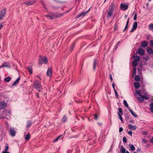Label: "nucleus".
I'll use <instances>...</instances> for the list:
<instances>
[{"label":"nucleus","mask_w":153,"mask_h":153,"mask_svg":"<svg viewBox=\"0 0 153 153\" xmlns=\"http://www.w3.org/2000/svg\"><path fill=\"white\" fill-rule=\"evenodd\" d=\"M3 114H1V115H0V118H5L6 119H9L11 115L10 113V111L6 109H4L3 110Z\"/></svg>","instance_id":"1"},{"label":"nucleus","mask_w":153,"mask_h":153,"mask_svg":"<svg viewBox=\"0 0 153 153\" xmlns=\"http://www.w3.org/2000/svg\"><path fill=\"white\" fill-rule=\"evenodd\" d=\"M33 85L35 89L39 91H41V85L39 83V81L37 80H35L33 83Z\"/></svg>","instance_id":"2"},{"label":"nucleus","mask_w":153,"mask_h":153,"mask_svg":"<svg viewBox=\"0 0 153 153\" xmlns=\"http://www.w3.org/2000/svg\"><path fill=\"white\" fill-rule=\"evenodd\" d=\"M133 57L134 59V60L133 61L132 64L133 66H136L137 64V62L139 61L140 58L139 56L137 55H134Z\"/></svg>","instance_id":"3"},{"label":"nucleus","mask_w":153,"mask_h":153,"mask_svg":"<svg viewBox=\"0 0 153 153\" xmlns=\"http://www.w3.org/2000/svg\"><path fill=\"white\" fill-rule=\"evenodd\" d=\"M6 13V9L4 8L0 11V20L2 19L4 17V15Z\"/></svg>","instance_id":"4"},{"label":"nucleus","mask_w":153,"mask_h":153,"mask_svg":"<svg viewBox=\"0 0 153 153\" xmlns=\"http://www.w3.org/2000/svg\"><path fill=\"white\" fill-rule=\"evenodd\" d=\"M120 8L122 10H126L128 8V5L127 4H124L122 3L120 4Z\"/></svg>","instance_id":"5"},{"label":"nucleus","mask_w":153,"mask_h":153,"mask_svg":"<svg viewBox=\"0 0 153 153\" xmlns=\"http://www.w3.org/2000/svg\"><path fill=\"white\" fill-rule=\"evenodd\" d=\"M89 10L90 9H89L86 12H82L80 14L77 15L76 18H79L82 16H85L86 15V14L88 13Z\"/></svg>","instance_id":"6"},{"label":"nucleus","mask_w":153,"mask_h":153,"mask_svg":"<svg viewBox=\"0 0 153 153\" xmlns=\"http://www.w3.org/2000/svg\"><path fill=\"white\" fill-rule=\"evenodd\" d=\"M128 128L134 131L137 129V126L136 125H133L131 124L128 125Z\"/></svg>","instance_id":"7"},{"label":"nucleus","mask_w":153,"mask_h":153,"mask_svg":"<svg viewBox=\"0 0 153 153\" xmlns=\"http://www.w3.org/2000/svg\"><path fill=\"white\" fill-rule=\"evenodd\" d=\"M10 134L11 136L12 137H14L15 136L16 131L13 128H10Z\"/></svg>","instance_id":"8"},{"label":"nucleus","mask_w":153,"mask_h":153,"mask_svg":"<svg viewBox=\"0 0 153 153\" xmlns=\"http://www.w3.org/2000/svg\"><path fill=\"white\" fill-rule=\"evenodd\" d=\"M10 65L9 63L7 62H4L2 65L0 66V68L3 67L10 68Z\"/></svg>","instance_id":"9"},{"label":"nucleus","mask_w":153,"mask_h":153,"mask_svg":"<svg viewBox=\"0 0 153 153\" xmlns=\"http://www.w3.org/2000/svg\"><path fill=\"white\" fill-rule=\"evenodd\" d=\"M138 53L140 55H143L144 54V51L143 48H140L138 51Z\"/></svg>","instance_id":"10"},{"label":"nucleus","mask_w":153,"mask_h":153,"mask_svg":"<svg viewBox=\"0 0 153 153\" xmlns=\"http://www.w3.org/2000/svg\"><path fill=\"white\" fill-rule=\"evenodd\" d=\"M114 5L115 4L113 3H112L110 6L109 8V11L113 12L114 11Z\"/></svg>","instance_id":"11"},{"label":"nucleus","mask_w":153,"mask_h":153,"mask_svg":"<svg viewBox=\"0 0 153 153\" xmlns=\"http://www.w3.org/2000/svg\"><path fill=\"white\" fill-rule=\"evenodd\" d=\"M34 3V1H29L25 2L24 4L27 6H29L33 4Z\"/></svg>","instance_id":"12"},{"label":"nucleus","mask_w":153,"mask_h":153,"mask_svg":"<svg viewBox=\"0 0 153 153\" xmlns=\"http://www.w3.org/2000/svg\"><path fill=\"white\" fill-rule=\"evenodd\" d=\"M6 106V104L3 102H0V110L5 107Z\"/></svg>","instance_id":"13"},{"label":"nucleus","mask_w":153,"mask_h":153,"mask_svg":"<svg viewBox=\"0 0 153 153\" xmlns=\"http://www.w3.org/2000/svg\"><path fill=\"white\" fill-rule=\"evenodd\" d=\"M140 97H141L144 100L145 99L148 100L149 99V95L146 94H145V95H141Z\"/></svg>","instance_id":"14"},{"label":"nucleus","mask_w":153,"mask_h":153,"mask_svg":"<svg viewBox=\"0 0 153 153\" xmlns=\"http://www.w3.org/2000/svg\"><path fill=\"white\" fill-rule=\"evenodd\" d=\"M128 110L130 112L131 114L134 117H137V115L134 112L132 109L130 108H128Z\"/></svg>","instance_id":"15"},{"label":"nucleus","mask_w":153,"mask_h":153,"mask_svg":"<svg viewBox=\"0 0 153 153\" xmlns=\"http://www.w3.org/2000/svg\"><path fill=\"white\" fill-rule=\"evenodd\" d=\"M134 85L135 88L138 89L140 87V84L139 82H136L134 83Z\"/></svg>","instance_id":"16"},{"label":"nucleus","mask_w":153,"mask_h":153,"mask_svg":"<svg viewBox=\"0 0 153 153\" xmlns=\"http://www.w3.org/2000/svg\"><path fill=\"white\" fill-rule=\"evenodd\" d=\"M129 150L131 151H133L135 150V147L132 144L129 145Z\"/></svg>","instance_id":"17"},{"label":"nucleus","mask_w":153,"mask_h":153,"mask_svg":"<svg viewBox=\"0 0 153 153\" xmlns=\"http://www.w3.org/2000/svg\"><path fill=\"white\" fill-rule=\"evenodd\" d=\"M113 12L108 10V15L107 16V18H110L112 14L113 13Z\"/></svg>","instance_id":"18"},{"label":"nucleus","mask_w":153,"mask_h":153,"mask_svg":"<svg viewBox=\"0 0 153 153\" xmlns=\"http://www.w3.org/2000/svg\"><path fill=\"white\" fill-rule=\"evenodd\" d=\"M142 46L143 48L146 47L147 45V42L146 41H144L142 42Z\"/></svg>","instance_id":"19"},{"label":"nucleus","mask_w":153,"mask_h":153,"mask_svg":"<svg viewBox=\"0 0 153 153\" xmlns=\"http://www.w3.org/2000/svg\"><path fill=\"white\" fill-rule=\"evenodd\" d=\"M97 65V59H95L93 62V69L95 70L96 69V66Z\"/></svg>","instance_id":"20"},{"label":"nucleus","mask_w":153,"mask_h":153,"mask_svg":"<svg viewBox=\"0 0 153 153\" xmlns=\"http://www.w3.org/2000/svg\"><path fill=\"white\" fill-rule=\"evenodd\" d=\"M129 18H128V19L127 21L126 22V25L124 29L123 30V31H125L127 29L128 25V24L129 22Z\"/></svg>","instance_id":"21"},{"label":"nucleus","mask_w":153,"mask_h":153,"mask_svg":"<svg viewBox=\"0 0 153 153\" xmlns=\"http://www.w3.org/2000/svg\"><path fill=\"white\" fill-rule=\"evenodd\" d=\"M43 60V58L42 56H41L39 59L38 64L39 65H41L42 64V61Z\"/></svg>","instance_id":"22"},{"label":"nucleus","mask_w":153,"mask_h":153,"mask_svg":"<svg viewBox=\"0 0 153 153\" xmlns=\"http://www.w3.org/2000/svg\"><path fill=\"white\" fill-rule=\"evenodd\" d=\"M52 69L51 68H48V76L51 77L52 75Z\"/></svg>","instance_id":"23"},{"label":"nucleus","mask_w":153,"mask_h":153,"mask_svg":"<svg viewBox=\"0 0 153 153\" xmlns=\"http://www.w3.org/2000/svg\"><path fill=\"white\" fill-rule=\"evenodd\" d=\"M30 73L32 74L33 73L32 68L31 66H29L27 67Z\"/></svg>","instance_id":"24"},{"label":"nucleus","mask_w":153,"mask_h":153,"mask_svg":"<svg viewBox=\"0 0 153 153\" xmlns=\"http://www.w3.org/2000/svg\"><path fill=\"white\" fill-rule=\"evenodd\" d=\"M147 51L150 54H152L153 53V50L150 48H148L147 49Z\"/></svg>","instance_id":"25"},{"label":"nucleus","mask_w":153,"mask_h":153,"mask_svg":"<svg viewBox=\"0 0 153 153\" xmlns=\"http://www.w3.org/2000/svg\"><path fill=\"white\" fill-rule=\"evenodd\" d=\"M137 99L139 102H143L144 101V100L141 97H137Z\"/></svg>","instance_id":"26"},{"label":"nucleus","mask_w":153,"mask_h":153,"mask_svg":"<svg viewBox=\"0 0 153 153\" xmlns=\"http://www.w3.org/2000/svg\"><path fill=\"white\" fill-rule=\"evenodd\" d=\"M120 151L122 153H126V150L125 149L123 146H121L120 148Z\"/></svg>","instance_id":"27"},{"label":"nucleus","mask_w":153,"mask_h":153,"mask_svg":"<svg viewBox=\"0 0 153 153\" xmlns=\"http://www.w3.org/2000/svg\"><path fill=\"white\" fill-rule=\"evenodd\" d=\"M123 104L125 105V106L126 107H127L128 108H128H130V107H129V106L127 103V102L126 100H123Z\"/></svg>","instance_id":"28"},{"label":"nucleus","mask_w":153,"mask_h":153,"mask_svg":"<svg viewBox=\"0 0 153 153\" xmlns=\"http://www.w3.org/2000/svg\"><path fill=\"white\" fill-rule=\"evenodd\" d=\"M19 79H20V78L19 77L16 79V81H15L14 82V83H13V84L12 85L15 86V85H16L18 83Z\"/></svg>","instance_id":"29"},{"label":"nucleus","mask_w":153,"mask_h":153,"mask_svg":"<svg viewBox=\"0 0 153 153\" xmlns=\"http://www.w3.org/2000/svg\"><path fill=\"white\" fill-rule=\"evenodd\" d=\"M11 79V78L10 77L8 76L4 79V81L8 82L10 81Z\"/></svg>","instance_id":"30"},{"label":"nucleus","mask_w":153,"mask_h":153,"mask_svg":"<svg viewBox=\"0 0 153 153\" xmlns=\"http://www.w3.org/2000/svg\"><path fill=\"white\" fill-rule=\"evenodd\" d=\"M137 26V22H134L133 25V28L134 29H136Z\"/></svg>","instance_id":"31"},{"label":"nucleus","mask_w":153,"mask_h":153,"mask_svg":"<svg viewBox=\"0 0 153 153\" xmlns=\"http://www.w3.org/2000/svg\"><path fill=\"white\" fill-rule=\"evenodd\" d=\"M134 79L137 81H139L140 80V77L138 75H137L134 77Z\"/></svg>","instance_id":"32"},{"label":"nucleus","mask_w":153,"mask_h":153,"mask_svg":"<svg viewBox=\"0 0 153 153\" xmlns=\"http://www.w3.org/2000/svg\"><path fill=\"white\" fill-rule=\"evenodd\" d=\"M30 134H28L25 137V139L26 140H28L30 138Z\"/></svg>","instance_id":"33"},{"label":"nucleus","mask_w":153,"mask_h":153,"mask_svg":"<svg viewBox=\"0 0 153 153\" xmlns=\"http://www.w3.org/2000/svg\"><path fill=\"white\" fill-rule=\"evenodd\" d=\"M118 115L119 117V119L121 120V121L123 122V117L121 115V114L120 113H118Z\"/></svg>","instance_id":"34"},{"label":"nucleus","mask_w":153,"mask_h":153,"mask_svg":"<svg viewBox=\"0 0 153 153\" xmlns=\"http://www.w3.org/2000/svg\"><path fill=\"white\" fill-rule=\"evenodd\" d=\"M32 124V122L31 121H28L27 122V127H30Z\"/></svg>","instance_id":"35"},{"label":"nucleus","mask_w":153,"mask_h":153,"mask_svg":"<svg viewBox=\"0 0 153 153\" xmlns=\"http://www.w3.org/2000/svg\"><path fill=\"white\" fill-rule=\"evenodd\" d=\"M149 29L150 30L153 31V24H151L149 25Z\"/></svg>","instance_id":"36"},{"label":"nucleus","mask_w":153,"mask_h":153,"mask_svg":"<svg viewBox=\"0 0 153 153\" xmlns=\"http://www.w3.org/2000/svg\"><path fill=\"white\" fill-rule=\"evenodd\" d=\"M150 110L151 112L153 113V102L151 103L150 105Z\"/></svg>","instance_id":"37"},{"label":"nucleus","mask_w":153,"mask_h":153,"mask_svg":"<svg viewBox=\"0 0 153 153\" xmlns=\"http://www.w3.org/2000/svg\"><path fill=\"white\" fill-rule=\"evenodd\" d=\"M136 66H134L133 75L134 76L136 74Z\"/></svg>","instance_id":"38"},{"label":"nucleus","mask_w":153,"mask_h":153,"mask_svg":"<svg viewBox=\"0 0 153 153\" xmlns=\"http://www.w3.org/2000/svg\"><path fill=\"white\" fill-rule=\"evenodd\" d=\"M74 44H72L70 48V50L71 51H72L74 48Z\"/></svg>","instance_id":"39"},{"label":"nucleus","mask_w":153,"mask_h":153,"mask_svg":"<svg viewBox=\"0 0 153 153\" xmlns=\"http://www.w3.org/2000/svg\"><path fill=\"white\" fill-rule=\"evenodd\" d=\"M67 117L65 116H63L62 118V121L64 122H65L67 121Z\"/></svg>","instance_id":"40"},{"label":"nucleus","mask_w":153,"mask_h":153,"mask_svg":"<svg viewBox=\"0 0 153 153\" xmlns=\"http://www.w3.org/2000/svg\"><path fill=\"white\" fill-rule=\"evenodd\" d=\"M43 62L45 63L46 64L47 62V57H45L44 59L43 58Z\"/></svg>","instance_id":"41"},{"label":"nucleus","mask_w":153,"mask_h":153,"mask_svg":"<svg viewBox=\"0 0 153 153\" xmlns=\"http://www.w3.org/2000/svg\"><path fill=\"white\" fill-rule=\"evenodd\" d=\"M118 110H119V112H120V113L121 114L123 115V112L122 111V110H123L121 108H118Z\"/></svg>","instance_id":"42"},{"label":"nucleus","mask_w":153,"mask_h":153,"mask_svg":"<svg viewBox=\"0 0 153 153\" xmlns=\"http://www.w3.org/2000/svg\"><path fill=\"white\" fill-rule=\"evenodd\" d=\"M123 142L126 143L127 142V139L125 137H123Z\"/></svg>","instance_id":"43"},{"label":"nucleus","mask_w":153,"mask_h":153,"mask_svg":"<svg viewBox=\"0 0 153 153\" xmlns=\"http://www.w3.org/2000/svg\"><path fill=\"white\" fill-rule=\"evenodd\" d=\"M60 137H61V136H59L58 137L54 139L53 140V142L55 143V142H57L58 140V139Z\"/></svg>","instance_id":"44"},{"label":"nucleus","mask_w":153,"mask_h":153,"mask_svg":"<svg viewBox=\"0 0 153 153\" xmlns=\"http://www.w3.org/2000/svg\"><path fill=\"white\" fill-rule=\"evenodd\" d=\"M136 93L138 94L139 96H141V93L139 91H136Z\"/></svg>","instance_id":"45"},{"label":"nucleus","mask_w":153,"mask_h":153,"mask_svg":"<svg viewBox=\"0 0 153 153\" xmlns=\"http://www.w3.org/2000/svg\"><path fill=\"white\" fill-rule=\"evenodd\" d=\"M8 145L7 144H6V146L5 147V151H7L8 150Z\"/></svg>","instance_id":"46"},{"label":"nucleus","mask_w":153,"mask_h":153,"mask_svg":"<svg viewBox=\"0 0 153 153\" xmlns=\"http://www.w3.org/2000/svg\"><path fill=\"white\" fill-rule=\"evenodd\" d=\"M142 142L143 143H145L147 142V140L145 139H143L142 140Z\"/></svg>","instance_id":"47"},{"label":"nucleus","mask_w":153,"mask_h":153,"mask_svg":"<svg viewBox=\"0 0 153 153\" xmlns=\"http://www.w3.org/2000/svg\"><path fill=\"white\" fill-rule=\"evenodd\" d=\"M137 14L135 13L134 15V20H136L137 19Z\"/></svg>","instance_id":"48"},{"label":"nucleus","mask_w":153,"mask_h":153,"mask_svg":"<svg viewBox=\"0 0 153 153\" xmlns=\"http://www.w3.org/2000/svg\"><path fill=\"white\" fill-rule=\"evenodd\" d=\"M128 134L130 135H131V136H132V131H129L128 132Z\"/></svg>","instance_id":"49"},{"label":"nucleus","mask_w":153,"mask_h":153,"mask_svg":"<svg viewBox=\"0 0 153 153\" xmlns=\"http://www.w3.org/2000/svg\"><path fill=\"white\" fill-rule=\"evenodd\" d=\"M109 76H110V79L111 80V81L112 82V81L113 80V78H112V76L111 74H109Z\"/></svg>","instance_id":"50"},{"label":"nucleus","mask_w":153,"mask_h":153,"mask_svg":"<svg viewBox=\"0 0 153 153\" xmlns=\"http://www.w3.org/2000/svg\"><path fill=\"white\" fill-rule=\"evenodd\" d=\"M123 128L122 127H120L119 130V132H122L123 131Z\"/></svg>","instance_id":"51"},{"label":"nucleus","mask_w":153,"mask_h":153,"mask_svg":"<svg viewBox=\"0 0 153 153\" xmlns=\"http://www.w3.org/2000/svg\"><path fill=\"white\" fill-rule=\"evenodd\" d=\"M143 135H146L147 134V132L146 131H143Z\"/></svg>","instance_id":"52"},{"label":"nucleus","mask_w":153,"mask_h":153,"mask_svg":"<svg viewBox=\"0 0 153 153\" xmlns=\"http://www.w3.org/2000/svg\"><path fill=\"white\" fill-rule=\"evenodd\" d=\"M136 29H134L132 27L131 31H130V32H134Z\"/></svg>","instance_id":"53"},{"label":"nucleus","mask_w":153,"mask_h":153,"mask_svg":"<svg viewBox=\"0 0 153 153\" xmlns=\"http://www.w3.org/2000/svg\"><path fill=\"white\" fill-rule=\"evenodd\" d=\"M94 118L95 120H97V114H95L94 115Z\"/></svg>","instance_id":"54"},{"label":"nucleus","mask_w":153,"mask_h":153,"mask_svg":"<svg viewBox=\"0 0 153 153\" xmlns=\"http://www.w3.org/2000/svg\"><path fill=\"white\" fill-rule=\"evenodd\" d=\"M150 43L151 45L153 46V40H152L150 41Z\"/></svg>","instance_id":"55"},{"label":"nucleus","mask_w":153,"mask_h":153,"mask_svg":"<svg viewBox=\"0 0 153 153\" xmlns=\"http://www.w3.org/2000/svg\"><path fill=\"white\" fill-rule=\"evenodd\" d=\"M3 25L2 24H0V30L3 27Z\"/></svg>","instance_id":"56"},{"label":"nucleus","mask_w":153,"mask_h":153,"mask_svg":"<svg viewBox=\"0 0 153 153\" xmlns=\"http://www.w3.org/2000/svg\"><path fill=\"white\" fill-rule=\"evenodd\" d=\"M72 152V151L71 150H69L67 151V153H71Z\"/></svg>","instance_id":"57"},{"label":"nucleus","mask_w":153,"mask_h":153,"mask_svg":"<svg viewBox=\"0 0 153 153\" xmlns=\"http://www.w3.org/2000/svg\"><path fill=\"white\" fill-rule=\"evenodd\" d=\"M112 87L114 89H114H115V85H114V83H113L112 84Z\"/></svg>","instance_id":"58"},{"label":"nucleus","mask_w":153,"mask_h":153,"mask_svg":"<svg viewBox=\"0 0 153 153\" xmlns=\"http://www.w3.org/2000/svg\"><path fill=\"white\" fill-rule=\"evenodd\" d=\"M121 42L120 41H119L117 43V46H118V45L120 44Z\"/></svg>","instance_id":"59"},{"label":"nucleus","mask_w":153,"mask_h":153,"mask_svg":"<svg viewBox=\"0 0 153 153\" xmlns=\"http://www.w3.org/2000/svg\"><path fill=\"white\" fill-rule=\"evenodd\" d=\"M2 152V153H10L9 152H7V151H3Z\"/></svg>","instance_id":"60"},{"label":"nucleus","mask_w":153,"mask_h":153,"mask_svg":"<svg viewBox=\"0 0 153 153\" xmlns=\"http://www.w3.org/2000/svg\"><path fill=\"white\" fill-rule=\"evenodd\" d=\"M114 91L115 92V94L116 95V96H117V91L115 90V89H114Z\"/></svg>","instance_id":"61"},{"label":"nucleus","mask_w":153,"mask_h":153,"mask_svg":"<svg viewBox=\"0 0 153 153\" xmlns=\"http://www.w3.org/2000/svg\"><path fill=\"white\" fill-rule=\"evenodd\" d=\"M150 141L152 143H153V137H152Z\"/></svg>","instance_id":"62"},{"label":"nucleus","mask_w":153,"mask_h":153,"mask_svg":"<svg viewBox=\"0 0 153 153\" xmlns=\"http://www.w3.org/2000/svg\"><path fill=\"white\" fill-rule=\"evenodd\" d=\"M48 19L49 18H50V19L51 20L52 19H53V18L51 16H49V15H48Z\"/></svg>","instance_id":"63"},{"label":"nucleus","mask_w":153,"mask_h":153,"mask_svg":"<svg viewBox=\"0 0 153 153\" xmlns=\"http://www.w3.org/2000/svg\"><path fill=\"white\" fill-rule=\"evenodd\" d=\"M140 151V149H137V152H139Z\"/></svg>","instance_id":"64"}]
</instances>
